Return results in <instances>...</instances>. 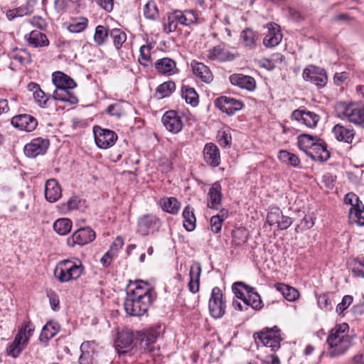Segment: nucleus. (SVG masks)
Instances as JSON below:
<instances>
[{"mask_svg": "<svg viewBox=\"0 0 364 364\" xmlns=\"http://www.w3.org/2000/svg\"><path fill=\"white\" fill-rule=\"evenodd\" d=\"M159 336L158 328L146 329L136 332V340L139 342L141 353H149L152 357L161 355L160 348L156 344ZM134 335L132 332L122 331L118 333L114 346L119 355L130 353L134 348Z\"/></svg>", "mask_w": 364, "mask_h": 364, "instance_id": "nucleus-1", "label": "nucleus"}, {"mask_svg": "<svg viewBox=\"0 0 364 364\" xmlns=\"http://www.w3.org/2000/svg\"><path fill=\"white\" fill-rule=\"evenodd\" d=\"M156 298V293L147 282L130 281L124 301V310L130 316H143L148 311Z\"/></svg>", "mask_w": 364, "mask_h": 364, "instance_id": "nucleus-2", "label": "nucleus"}, {"mask_svg": "<svg viewBox=\"0 0 364 364\" xmlns=\"http://www.w3.org/2000/svg\"><path fill=\"white\" fill-rule=\"evenodd\" d=\"M349 326L346 323L337 324L326 339L328 346L326 355L336 358L344 355L353 345V337L348 334Z\"/></svg>", "mask_w": 364, "mask_h": 364, "instance_id": "nucleus-3", "label": "nucleus"}, {"mask_svg": "<svg viewBox=\"0 0 364 364\" xmlns=\"http://www.w3.org/2000/svg\"><path fill=\"white\" fill-rule=\"evenodd\" d=\"M52 81L55 86L53 93L54 100L68 102L70 105H75L78 102V98L73 92V90L77 86L73 78L60 71H56L52 75Z\"/></svg>", "mask_w": 364, "mask_h": 364, "instance_id": "nucleus-4", "label": "nucleus"}, {"mask_svg": "<svg viewBox=\"0 0 364 364\" xmlns=\"http://www.w3.org/2000/svg\"><path fill=\"white\" fill-rule=\"evenodd\" d=\"M84 269V266L80 260L77 259H64L58 263L53 274L60 282L65 283L80 278Z\"/></svg>", "mask_w": 364, "mask_h": 364, "instance_id": "nucleus-5", "label": "nucleus"}, {"mask_svg": "<svg viewBox=\"0 0 364 364\" xmlns=\"http://www.w3.org/2000/svg\"><path fill=\"white\" fill-rule=\"evenodd\" d=\"M336 110L338 117L346 119L350 122L364 129V107L353 103L340 102Z\"/></svg>", "mask_w": 364, "mask_h": 364, "instance_id": "nucleus-6", "label": "nucleus"}, {"mask_svg": "<svg viewBox=\"0 0 364 364\" xmlns=\"http://www.w3.org/2000/svg\"><path fill=\"white\" fill-rule=\"evenodd\" d=\"M254 336L257 343H261L263 346L270 348L272 351H276L280 348V330L276 326L257 333Z\"/></svg>", "mask_w": 364, "mask_h": 364, "instance_id": "nucleus-7", "label": "nucleus"}, {"mask_svg": "<svg viewBox=\"0 0 364 364\" xmlns=\"http://www.w3.org/2000/svg\"><path fill=\"white\" fill-rule=\"evenodd\" d=\"M208 308L210 315L215 318H220L225 314V301L219 287H215L212 289Z\"/></svg>", "mask_w": 364, "mask_h": 364, "instance_id": "nucleus-8", "label": "nucleus"}, {"mask_svg": "<svg viewBox=\"0 0 364 364\" xmlns=\"http://www.w3.org/2000/svg\"><path fill=\"white\" fill-rule=\"evenodd\" d=\"M303 78L318 87H323L328 81L326 70L320 67L310 65L303 70Z\"/></svg>", "mask_w": 364, "mask_h": 364, "instance_id": "nucleus-9", "label": "nucleus"}, {"mask_svg": "<svg viewBox=\"0 0 364 364\" xmlns=\"http://www.w3.org/2000/svg\"><path fill=\"white\" fill-rule=\"evenodd\" d=\"M93 132L95 143L100 149H108L112 146L117 139V134L112 130L95 126Z\"/></svg>", "mask_w": 364, "mask_h": 364, "instance_id": "nucleus-10", "label": "nucleus"}, {"mask_svg": "<svg viewBox=\"0 0 364 364\" xmlns=\"http://www.w3.org/2000/svg\"><path fill=\"white\" fill-rule=\"evenodd\" d=\"M50 146V141L46 138L37 137L33 139L24 146V154L29 158H36L46 153Z\"/></svg>", "mask_w": 364, "mask_h": 364, "instance_id": "nucleus-11", "label": "nucleus"}, {"mask_svg": "<svg viewBox=\"0 0 364 364\" xmlns=\"http://www.w3.org/2000/svg\"><path fill=\"white\" fill-rule=\"evenodd\" d=\"M95 238V231L89 227L81 228L77 230L67 240L70 247L75 245H84L92 242Z\"/></svg>", "mask_w": 364, "mask_h": 364, "instance_id": "nucleus-12", "label": "nucleus"}, {"mask_svg": "<svg viewBox=\"0 0 364 364\" xmlns=\"http://www.w3.org/2000/svg\"><path fill=\"white\" fill-rule=\"evenodd\" d=\"M161 122L166 129L173 134L180 132L183 127L182 116L175 110H168L166 112Z\"/></svg>", "mask_w": 364, "mask_h": 364, "instance_id": "nucleus-13", "label": "nucleus"}, {"mask_svg": "<svg viewBox=\"0 0 364 364\" xmlns=\"http://www.w3.org/2000/svg\"><path fill=\"white\" fill-rule=\"evenodd\" d=\"M95 341H85L80 346V364H100Z\"/></svg>", "mask_w": 364, "mask_h": 364, "instance_id": "nucleus-14", "label": "nucleus"}, {"mask_svg": "<svg viewBox=\"0 0 364 364\" xmlns=\"http://www.w3.org/2000/svg\"><path fill=\"white\" fill-rule=\"evenodd\" d=\"M215 105L228 115H233L243 107L242 101L231 97L221 96L215 100Z\"/></svg>", "mask_w": 364, "mask_h": 364, "instance_id": "nucleus-15", "label": "nucleus"}, {"mask_svg": "<svg viewBox=\"0 0 364 364\" xmlns=\"http://www.w3.org/2000/svg\"><path fill=\"white\" fill-rule=\"evenodd\" d=\"M159 226L160 220L156 216L151 214L145 215L138 220L137 232L145 236L158 230Z\"/></svg>", "mask_w": 364, "mask_h": 364, "instance_id": "nucleus-16", "label": "nucleus"}, {"mask_svg": "<svg viewBox=\"0 0 364 364\" xmlns=\"http://www.w3.org/2000/svg\"><path fill=\"white\" fill-rule=\"evenodd\" d=\"M267 221L271 226L277 224L278 228L282 230L287 229L293 223L292 219L289 216L284 215L278 208H272L267 213Z\"/></svg>", "mask_w": 364, "mask_h": 364, "instance_id": "nucleus-17", "label": "nucleus"}, {"mask_svg": "<svg viewBox=\"0 0 364 364\" xmlns=\"http://www.w3.org/2000/svg\"><path fill=\"white\" fill-rule=\"evenodd\" d=\"M292 119L302 122L307 127L314 128L320 119V117L315 112L305 109L294 110L291 115Z\"/></svg>", "mask_w": 364, "mask_h": 364, "instance_id": "nucleus-18", "label": "nucleus"}, {"mask_svg": "<svg viewBox=\"0 0 364 364\" xmlns=\"http://www.w3.org/2000/svg\"><path fill=\"white\" fill-rule=\"evenodd\" d=\"M332 133L337 141L348 144L353 142L355 135L353 128L342 124H336L332 129Z\"/></svg>", "mask_w": 364, "mask_h": 364, "instance_id": "nucleus-19", "label": "nucleus"}, {"mask_svg": "<svg viewBox=\"0 0 364 364\" xmlns=\"http://www.w3.org/2000/svg\"><path fill=\"white\" fill-rule=\"evenodd\" d=\"M11 124L14 127L21 130L32 132L38 124L37 119L30 114H19L11 119Z\"/></svg>", "mask_w": 364, "mask_h": 364, "instance_id": "nucleus-20", "label": "nucleus"}, {"mask_svg": "<svg viewBox=\"0 0 364 364\" xmlns=\"http://www.w3.org/2000/svg\"><path fill=\"white\" fill-rule=\"evenodd\" d=\"M267 27L268 31L263 39V44L267 48L275 47L282 39L279 26L275 23H268Z\"/></svg>", "mask_w": 364, "mask_h": 364, "instance_id": "nucleus-21", "label": "nucleus"}, {"mask_svg": "<svg viewBox=\"0 0 364 364\" xmlns=\"http://www.w3.org/2000/svg\"><path fill=\"white\" fill-rule=\"evenodd\" d=\"M204 161L213 167L220 164V152L218 147L213 143H207L203 149Z\"/></svg>", "mask_w": 364, "mask_h": 364, "instance_id": "nucleus-22", "label": "nucleus"}, {"mask_svg": "<svg viewBox=\"0 0 364 364\" xmlns=\"http://www.w3.org/2000/svg\"><path fill=\"white\" fill-rule=\"evenodd\" d=\"M230 81L232 85L248 91H253L256 88V81L250 75L240 73L233 74L230 76Z\"/></svg>", "mask_w": 364, "mask_h": 364, "instance_id": "nucleus-23", "label": "nucleus"}, {"mask_svg": "<svg viewBox=\"0 0 364 364\" xmlns=\"http://www.w3.org/2000/svg\"><path fill=\"white\" fill-rule=\"evenodd\" d=\"M208 52V58L209 60L219 62L232 61L238 56L237 54L226 50L220 46H214L209 49Z\"/></svg>", "mask_w": 364, "mask_h": 364, "instance_id": "nucleus-24", "label": "nucleus"}, {"mask_svg": "<svg viewBox=\"0 0 364 364\" xmlns=\"http://www.w3.org/2000/svg\"><path fill=\"white\" fill-rule=\"evenodd\" d=\"M62 196V190L58 182L51 178L48 180L45 184V198L50 203H55Z\"/></svg>", "mask_w": 364, "mask_h": 364, "instance_id": "nucleus-25", "label": "nucleus"}, {"mask_svg": "<svg viewBox=\"0 0 364 364\" xmlns=\"http://www.w3.org/2000/svg\"><path fill=\"white\" fill-rule=\"evenodd\" d=\"M191 65L194 75L202 82L210 83L213 81V75L210 68L204 63L193 60Z\"/></svg>", "mask_w": 364, "mask_h": 364, "instance_id": "nucleus-26", "label": "nucleus"}, {"mask_svg": "<svg viewBox=\"0 0 364 364\" xmlns=\"http://www.w3.org/2000/svg\"><path fill=\"white\" fill-rule=\"evenodd\" d=\"M154 68L159 73L168 76L178 72L176 62L169 58L157 60L154 64Z\"/></svg>", "mask_w": 364, "mask_h": 364, "instance_id": "nucleus-27", "label": "nucleus"}, {"mask_svg": "<svg viewBox=\"0 0 364 364\" xmlns=\"http://www.w3.org/2000/svg\"><path fill=\"white\" fill-rule=\"evenodd\" d=\"M308 156L314 161H326L330 158V152L327 149L326 142L321 139L313 146L311 150H309Z\"/></svg>", "mask_w": 364, "mask_h": 364, "instance_id": "nucleus-28", "label": "nucleus"}, {"mask_svg": "<svg viewBox=\"0 0 364 364\" xmlns=\"http://www.w3.org/2000/svg\"><path fill=\"white\" fill-rule=\"evenodd\" d=\"M201 271L202 268L200 264L198 262H194L190 269V281L188 283V289L193 294L199 291Z\"/></svg>", "mask_w": 364, "mask_h": 364, "instance_id": "nucleus-29", "label": "nucleus"}, {"mask_svg": "<svg viewBox=\"0 0 364 364\" xmlns=\"http://www.w3.org/2000/svg\"><path fill=\"white\" fill-rule=\"evenodd\" d=\"M222 188L219 182H215L208 193V207L213 209H219L222 199Z\"/></svg>", "mask_w": 364, "mask_h": 364, "instance_id": "nucleus-30", "label": "nucleus"}, {"mask_svg": "<svg viewBox=\"0 0 364 364\" xmlns=\"http://www.w3.org/2000/svg\"><path fill=\"white\" fill-rule=\"evenodd\" d=\"M25 39L27 41L28 46L33 48L45 47L49 45V41L46 35L39 31H32L25 36Z\"/></svg>", "mask_w": 364, "mask_h": 364, "instance_id": "nucleus-31", "label": "nucleus"}, {"mask_svg": "<svg viewBox=\"0 0 364 364\" xmlns=\"http://www.w3.org/2000/svg\"><path fill=\"white\" fill-rule=\"evenodd\" d=\"M60 326L58 323L50 321L43 326L39 336V341L46 346L49 340L53 338L60 331Z\"/></svg>", "mask_w": 364, "mask_h": 364, "instance_id": "nucleus-32", "label": "nucleus"}, {"mask_svg": "<svg viewBox=\"0 0 364 364\" xmlns=\"http://www.w3.org/2000/svg\"><path fill=\"white\" fill-rule=\"evenodd\" d=\"M172 14L173 15V18H175L177 23L183 26H190L197 21V16L193 11L175 10Z\"/></svg>", "mask_w": 364, "mask_h": 364, "instance_id": "nucleus-33", "label": "nucleus"}, {"mask_svg": "<svg viewBox=\"0 0 364 364\" xmlns=\"http://www.w3.org/2000/svg\"><path fill=\"white\" fill-rule=\"evenodd\" d=\"M319 139L320 138L317 136L302 134L298 136V146L301 150L304 151L306 155H308L309 150H311L313 146L319 141Z\"/></svg>", "mask_w": 364, "mask_h": 364, "instance_id": "nucleus-34", "label": "nucleus"}, {"mask_svg": "<svg viewBox=\"0 0 364 364\" xmlns=\"http://www.w3.org/2000/svg\"><path fill=\"white\" fill-rule=\"evenodd\" d=\"M159 204L164 211L172 215H176L181 208V203L175 197H164Z\"/></svg>", "mask_w": 364, "mask_h": 364, "instance_id": "nucleus-35", "label": "nucleus"}, {"mask_svg": "<svg viewBox=\"0 0 364 364\" xmlns=\"http://www.w3.org/2000/svg\"><path fill=\"white\" fill-rule=\"evenodd\" d=\"M27 344L21 338V334L17 333L13 342L7 348L8 355L13 358H17Z\"/></svg>", "mask_w": 364, "mask_h": 364, "instance_id": "nucleus-36", "label": "nucleus"}, {"mask_svg": "<svg viewBox=\"0 0 364 364\" xmlns=\"http://www.w3.org/2000/svg\"><path fill=\"white\" fill-rule=\"evenodd\" d=\"M249 289L250 294H247L243 301L245 309H247L249 306L255 310L260 309L262 306L260 296L255 291L253 287H250Z\"/></svg>", "mask_w": 364, "mask_h": 364, "instance_id": "nucleus-37", "label": "nucleus"}, {"mask_svg": "<svg viewBox=\"0 0 364 364\" xmlns=\"http://www.w3.org/2000/svg\"><path fill=\"white\" fill-rule=\"evenodd\" d=\"M129 108H130V105L127 102L119 101L113 105H110L107 108V112L108 114L119 119L126 115L127 110Z\"/></svg>", "mask_w": 364, "mask_h": 364, "instance_id": "nucleus-38", "label": "nucleus"}, {"mask_svg": "<svg viewBox=\"0 0 364 364\" xmlns=\"http://www.w3.org/2000/svg\"><path fill=\"white\" fill-rule=\"evenodd\" d=\"M28 87L30 90L33 92V97L38 105L41 107H45L50 96L47 95L37 83L31 82L28 85Z\"/></svg>", "mask_w": 364, "mask_h": 364, "instance_id": "nucleus-39", "label": "nucleus"}, {"mask_svg": "<svg viewBox=\"0 0 364 364\" xmlns=\"http://www.w3.org/2000/svg\"><path fill=\"white\" fill-rule=\"evenodd\" d=\"M183 227L187 231H193L196 228V218L194 210L190 205H187L183 211Z\"/></svg>", "mask_w": 364, "mask_h": 364, "instance_id": "nucleus-40", "label": "nucleus"}, {"mask_svg": "<svg viewBox=\"0 0 364 364\" xmlns=\"http://www.w3.org/2000/svg\"><path fill=\"white\" fill-rule=\"evenodd\" d=\"M275 287L277 290L281 292L283 296L289 301H294L299 296V291L296 289L283 283L276 284Z\"/></svg>", "mask_w": 364, "mask_h": 364, "instance_id": "nucleus-41", "label": "nucleus"}, {"mask_svg": "<svg viewBox=\"0 0 364 364\" xmlns=\"http://www.w3.org/2000/svg\"><path fill=\"white\" fill-rule=\"evenodd\" d=\"M181 95L188 104L196 107L198 104V95L196 90L188 85H183L181 87Z\"/></svg>", "mask_w": 364, "mask_h": 364, "instance_id": "nucleus-42", "label": "nucleus"}, {"mask_svg": "<svg viewBox=\"0 0 364 364\" xmlns=\"http://www.w3.org/2000/svg\"><path fill=\"white\" fill-rule=\"evenodd\" d=\"M240 37L247 47L253 48L256 46L258 35L254 30L247 28L241 32Z\"/></svg>", "mask_w": 364, "mask_h": 364, "instance_id": "nucleus-43", "label": "nucleus"}, {"mask_svg": "<svg viewBox=\"0 0 364 364\" xmlns=\"http://www.w3.org/2000/svg\"><path fill=\"white\" fill-rule=\"evenodd\" d=\"M10 58L18 61L21 65H27L31 62L30 53L26 49H14L9 54Z\"/></svg>", "mask_w": 364, "mask_h": 364, "instance_id": "nucleus-44", "label": "nucleus"}, {"mask_svg": "<svg viewBox=\"0 0 364 364\" xmlns=\"http://www.w3.org/2000/svg\"><path fill=\"white\" fill-rule=\"evenodd\" d=\"M72 224L68 218H60L53 223V229L58 234L65 235L70 232Z\"/></svg>", "mask_w": 364, "mask_h": 364, "instance_id": "nucleus-45", "label": "nucleus"}, {"mask_svg": "<svg viewBox=\"0 0 364 364\" xmlns=\"http://www.w3.org/2000/svg\"><path fill=\"white\" fill-rule=\"evenodd\" d=\"M364 211V205L360 203L355 208H350L349 210V218L352 223H355L357 225L362 226L364 225V217L362 215V213Z\"/></svg>", "mask_w": 364, "mask_h": 364, "instance_id": "nucleus-46", "label": "nucleus"}, {"mask_svg": "<svg viewBox=\"0 0 364 364\" xmlns=\"http://www.w3.org/2000/svg\"><path fill=\"white\" fill-rule=\"evenodd\" d=\"M115 48L119 50L127 40V34L119 28H113L109 31Z\"/></svg>", "mask_w": 364, "mask_h": 364, "instance_id": "nucleus-47", "label": "nucleus"}, {"mask_svg": "<svg viewBox=\"0 0 364 364\" xmlns=\"http://www.w3.org/2000/svg\"><path fill=\"white\" fill-rule=\"evenodd\" d=\"M278 159L281 162L288 164L294 167L299 166L300 164V160L296 155L286 150L279 151Z\"/></svg>", "mask_w": 364, "mask_h": 364, "instance_id": "nucleus-48", "label": "nucleus"}, {"mask_svg": "<svg viewBox=\"0 0 364 364\" xmlns=\"http://www.w3.org/2000/svg\"><path fill=\"white\" fill-rule=\"evenodd\" d=\"M109 31H110L104 26L99 25L95 28L94 41L97 46H102L105 43L109 36Z\"/></svg>", "mask_w": 364, "mask_h": 364, "instance_id": "nucleus-49", "label": "nucleus"}, {"mask_svg": "<svg viewBox=\"0 0 364 364\" xmlns=\"http://www.w3.org/2000/svg\"><path fill=\"white\" fill-rule=\"evenodd\" d=\"M250 286L246 285L242 282H237L232 284V289L235 296L242 301H245V298L247 294H250L249 291Z\"/></svg>", "mask_w": 364, "mask_h": 364, "instance_id": "nucleus-50", "label": "nucleus"}, {"mask_svg": "<svg viewBox=\"0 0 364 364\" xmlns=\"http://www.w3.org/2000/svg\"><path fill=\"white\" fill-rule=\"evenodd\" d=\"M218 141L223 148L230 147L232 136L229 128L220 129L218 132Z\"/></svg>", "mask_w": 364, "mask_h": 364, "instance_id": "nucleus-51", "label": "nucleus"}, {"mask_svg": "<svg viewBox=\"0 0 364 364\" xmlns=\"http://www.w3.org/2000/svg\"><path fill=\"white\" fill-rule=\"evenodd\" d=\"M175 89L176 85L173 82H165L157 87L156 94L159 98H164L168 96Z\"/></svg>", "mask_w": 364, "mask_h": 364, "instance_id": "nucleus-52", "label": "nucleus"}, {"mask_svg": "<svg viewBox=\"0 0 364 364\" xmlns=\"http://www.w3.org/2000/svg\"><path fill=\"white\" fill-rule=\"evenodd\" d=\"M144 16L147 19L154 20L159 16L156 3L150 0L144 6Z\"/></svg>", "mask_w": 364, "mask_h": 364, "instance_id": "nucleus-53", "label": "nucleus"}, {"mask_svg": "<svg viewBox=\"0 0 364 364\" xmlns=\"http://www.w3.org/2000/svg\"><path fill=\"white\" fill-rule=\"evenodd\" d=\"M34 330L35 327L33 323L31 321H28L21 326L18 333H21L23 340L28 343L29 338L32 336L34 332Z\"/></svg>", "mask_w": 364, "mask_h": 364, "instance_id": "nucleus-54", "label": "nucleus"}, {"mask_svg": "<svg viewBox=\"0 0 364 364\" xmlns=\"http://www.w3.org/2000/svg\"><path fill=\"white\" fill-rule=\"evenodd\" d=\"M352 273L356 277L364 278V257L353 259Z\"/></svg>", "mask_w": 364, "mask_h": 364, "instance_id": "nucleus-55", "label": "nucleus"}, {"mask_svg": "<svg viewBox=\"0 0 364 364\" xmlns=\"http://www.w3.org/2000/svg\"><path fill=\"white\" fill-rule=\"evenodd\" d=\"M151 47L148 45H144L140 48V58L139 62L144 66H147L151 62L150 50Z\"/></svg>", "mask_w": 364, "mask_h": 364, "instance_id": "nucleus-56", "label": "nucleus"}, {"mask_svg": "<svg viewBox=\"0 0 364 364\" xmlns=\"http://www.w3.org/2000/svg\"><path fill=\"white\" fill-rule=\"evenodd\" d=\"M30 11L26 6H22L18 8L9 10L6 13V16L9 19L11 20L16 17L23 16L29 14Z\"/></svg>", "mask_w": 364, "mask_h": 364, "instance_id": "nucleus-57", "label": "nucleus"}, {"mask_svg": "<svg viewBox=\"0 0 364 364\" xmlns=\"http://www.w3.org/2000/svg\"><path fill=\"white\" fill-rule=\"evenodd\" d=\"M87 26V20L82 19L80 21L73 22L69 25L68 29L71 33H80L84 31Z\"/></svg>", "mask_w": 364, "mask_h": 364, "instance_id": "nucleus-58", "label": "nucleus"}, {"mask_svg": "<svg viewBox=\"0 0 364 364\" xmlns=\"http://www.w3.org/2000/svg\"><path fill=\"white\" fill-rule=\"evenodd\" d=\"M173 14H170L168 16L167 23H165L164 25V31L166 33L173 32L177 28L178 23L175 18H173Z\"/></svg>", "mask_w": 364, "mask_h": 364, "instance_id": "nucleus-59", "label": "nucleus"}, {"mask_svg": "<svg viewBox=\"0 0 364 364\" xmlns=\"http://www.w3.org/2000/svg\"><path fill=\"white\" fill-rule=\"evenodd\" d=\"M314 225V219L311 215H305L302 219L301 223L298 225L296 228V231H299V230H308L311 228Z\"/></svg>", "mask_w": 364, "mask_h": 364, "instance_id": "nucleus-60", "label": "nucleus"}, {"mask_svg": "<svg viewBox=\"0 0 364 364\" xmlns=\"http://www.w3.org/2000/svg\"><path fill=\"white\" fill-rule=\"evenodd\" d=\"M47 296L49 299V303L51 306V309L53 311H58L60 306V301L58 295L53 290H49L47 291Z\"/></svg>", "mask_w": 364, "mask_h": 364, "instance_id": "nucleus-61", "label": "nucleus"}, {"mask_svg": "<svg viewBox=\"0 0 364 364\" xmlns=\"http://www.w3.org/2000/svg\"><path fill=\"white\" fill-rule=\"evenodd\" d=\"M353 296L350 295H346L343 297L342 301L339 303L336 306V312L338 314H341L344 310L348 309V307L353 302Z\"/></svg>", "mask_w": 364, "mask_h": 364, "instance_id": "nucleus-62", "label": "nucleus"}, {"mask_svg": "<svg viewBox=\"0 0 364 364\" xmlns=\"http://www.w3.org/2000/svg\"><path fill=\"white\" fill-rule=\"evenodd\" d=\"M344 201L345 203L350 205L351 208H355L358 205H360V203H363L362 201L360 200L359 197L353 193H347L345 196Z\"/></svg>", "mask_w": 364, "mask_h": 364, "instance_id": "nucleus-63", "label": "nucleus"}, {"mask_svg": "<svg viewBox=\"0 0 364 364\" xmlns=\"http://www.w3.org/2000/svg\"><path fill=\"white\" fill-rule=\"evenodd\" d=\"M223 221L218 216H212L210 220L211 231L214 233H218L221 230Z\"/></svg>", "mask_w": 364, "mask_h": 364, "instance_id": "nucleus-64", "label": "nucleus"}]
</instances>
